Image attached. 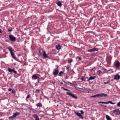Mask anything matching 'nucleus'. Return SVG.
Masks as SVG:
<instances>
[{"label":"nucleus","instance_id":"obj_1","mask_svg":"<svg viewBox=\"0 0 120 120\" xmlns=\"http://www.w3.org/2000/svg\"><path fill=\"white\" fill-rule=\"evenodd\" d=\"M108 95L104 93H101L96 94L95 95H93L90 97L91 98H100L103 96L107 97Z\"/></svg>","mask_w":120,"mask_h":120},{"label":"nucleus","instance_id":"obj_2","mask_svg":"<svg viewBox=\"0 0 120 120\" xmlns=\"http://www.w3.org/2000/svg\"><path fill=\"white\" fill-rule=\"evenodd\" d=\"M43 51L41 49H39L37 50V52L38 55L39 56H42V53H43Z\"/></svg>","mask_w":120,"mask_h":120},{"label":"nucleus","instance_id":"obj_3","mask_svg":"<svg viewBox=\"0 0 120 120\" xmlns=\"http://www.w3.org/2000/svg\"><path fill=\"white\" fill-rule=\"evenodd\" d=\"M20 115V113L18 112H16L13 113V115L12 116L9 117V119H13L15 117L19 115Z\"/></svg>","mask_w":120,"mask_h":120},{"label":"nucleus","instance_id":"obj_4","mask_svg":"<svg viewBox=\"0 0 120 120\" xmlns=\"http://www.w3.org/2000/svg\"><path fill=\"white\" fill-rule=\"evenodd\" d=\"M9 39L12 41H15V38L12 35H10L9 36Z\"/></svg>","mask_w":120,"mask_h":120},{"label":"nucleus","instance_id":"obj_5","mask_svg":"<svg viewBox=\"0 0 120 120\" xmlns=\"http://www.w3.org/2000/svg\"><path fill=\"white\" fill-rule=\"evenodd\" d=\"M43 56L42 57V58L43 59H49V57L48 56L47 54H46L45 51H44L43 52Z\"/></svg>","mask_w":120,"mask_h":120},{"label":"nucleus","instance_id":"obj_6","mask_svg":"<svg viewBox=\"0 0 120 120\" xmlns=\"http://www.w3.org/2000/svg\"><path fill=\"white\" fill-rule=\"evenodd\" d=\"M66 94H67L69 95H70L73 98H77V97L75 96L74 95L72 94V93H70L69 92H67L66 93Z\"/></svg>","mask_w":120,"mask_h":120},{"label":"nucleus","instance_id":"obj_7","mask_svg":"<svg viewBox=\"0 0 120 120\" xmlns=\"http://www.w3.org/2000/svg\"><path fill=\"white\" fill-rule=\"evenodd\" d=\"M113 112L116 114L118 115H120V110L119 109H118L116 110H115L113 111Z\"/></svg>","mask_w":120,"mask_h":120},{"label":"nucleus","instance_id":"obj_8","mask_svg":"<svg viewBox=\"0 0 120 120\" xmlns=\"http://www.w3.org/2000/svg\"><path fill=\"white\" fill-rule=\"evenodd\" d=\"M59 70L57 69H55L53 72V74L55 75H56L59 72Z\"/></svg>","mask_w":120,"mask_h":120},{"label":"nucleus","instance_id":"obj_9","mask_svg":"<svg viewBox=\"0 0 120 120\" xmlns=\"http://www.w3.org/2000/svg\"><path fill=\"white\" fill-rule=\"evenodd\" d=\"M74 112L76 115L79 117L82 118V119H83V117L82 115H81V114L80 113L75 112Z\"/></svg>","mask_w":120,"mask_h":120},{"label":"nucleus","instance_id":"obj_10","mask_svg":"<svg viewBox=\"0 0 120 120\" xmlns=\"http://www.w3.org/2000/svg\"><path fill=\"white\" fill-rule=\"evenodd\" d=\"M98 50L97 48H93L87 51L88 52H92L94 51H97Z\"/></svg>","mask_w":120,"mask_h":120},{"label":"nucleus","instance_id":"obj_11","mask_svg":"<svg viewBox=\"0 0 120 120\" xmlns=\"http://www.w3.org/2000/svg\"><path fill=\"white\" fill-rule=\"evenodd\" d=\"M120 75L118 74H117L115 75L113 79L118 80L119 79H120Z\"/></svg>","mask_w":120,"mask_h":120},{"label":"nucleus","instance_id":"obj_12","mask_svg":"<svg viewBox=\"0 0 120 120\" xmlns=\"http://www.w3.org/2000/svg\"><path fill=\"white\" fill-rule=\"evenodd\" d=\"M33 116L35 120H39V118L37 115L36 114L34 115Z\"/></svg>","mask_w":120,"mask_h":120},{"label":"nucleus","instance_id":"obj_13","mask_svg":"<svg viewBox=\"0 0 120 120\" xmlns=\"http://www.w3.org/2000/svg\"><path fill=\"white\" fill-rule=\"evenodd\" d=\"M8 49L10 51V53L13 52L14 49L11 47L10 46L8 48Z\"/></svg>","mask_w":120,"mask_h":120},{"label":"nucleus","instance_id":"obj_14","mask_svg":"<svg viewBox=\"0 0 120 120\" xmlns=\"http://www.w3.org/2000/svg\"><path fill=\"white\" fill-rule=\"evenodd\" d=\"M96 77V76H90V77L89 79H88V81H89L91 80L94 79Z\"/></svg>","mask_w":120,"mask_h":120},{"label":"nucleus","instance_id":"obj_15","mask_svg":"<svg viewBox=\"0 0 120 120\" xmlns=\"http://www.w3.org/2000/svg\"><path fill=\"white\" fill-rule=\"evenodd\" d=\"M32 78L33 79H38L39 78V77L35 74L34 75L32 76Z\"/></svg>","mask_w":120,"mask_h":120},{"label":"nucleus","instance_id":"obj_16","mask_svg":"<svg viewBox=\"0 0 120 120\" xmlns=\"http://www.w3.org/2000/svg\"><path fill=\"white\" fill-rule=\"evenodd\" d=\"M98 103H102L103 104H108L109 103V101H106V102H102V101H100L98 102Z\"/></svg>","mask_w":120,"mask_h":120},{"label":"nucleus","instance_id":"obj_17","mask_svg":"<svg viewBox=\"0 0 120 120\" xmlns=\"http://www.w3.org/2000/svg\"><path fill=\"white\" fill-rule=\"evenodd\" d=\"M56 49L57 50H59L61 49L60 46L59 45H56Z\"/></svg>","mask_w":120,"mask_h":120},{"label":"nucleus","instance_id":"obj_18","mask_svg":"<svg viewBox=\"0 0 120 120\" xmlns=\"http://www.w3.org/2000/svg\"><path fill=\"white\" fill-rule=\"evenodd\" d=\"M106 118L107 120H112L110 117L108 115H106Z\"/></svg>","mask_w":120,"mask_h":120},{"label":"nucleus","instance_id":"obj_19","mask_svg":"<svg viewBox=\"0 0 120 120\" xmlns=\"http://www.w3.org/2000/svg\"><path fill=\"white\" fill-rule=\"evenodd\" d=\"M11 56L13 58L15 59L16 58V57L15 56L13 52L11 53Z\"/></svg>","mask_w":120,"mask_h":120},{"label":"nucleus","instance_id":"obj_20","mask_svg":"<svg viewBox=\"0 0 120 120\" xmlns=\"http://www.w3.org/2000/svg\"><path fill=\"white\" fill-rule=\"evenodd\" d=\"M120 65V63L119 62H118L116 63V67H119V66Z\"/></svg>","mask_w":120,"mask_h":120},{"label":"nucleus","instance_id":"obj_21","mask_svg":"<svg viewBox=\"0 0 120 120\" xmlns=\"http://www.w3.org/2000/svg\"><path fill=\"white\" fill-rule=\"evenodd\" d=\"M57 5L60 7L62 5V3L60 1H59L57 3Z\"/></svg>","mask_w":120,"mask_h":120},{"label":"nucleus","instance_id":"obj_22","mask_svg":"<svg viewBox=\"0 0 120 120\" xmlns=\"http://www.w3.org/2000/svg\"><path fill=\"white\" fill-rule=\"evenodd\" d=\"M8 71H9V72L10 73H11L13 71L11 69V68H8Z\"/></svg>","mask_w":120,"mask_h":120},{"label":"nucleus","instance_id":"obj_23","mask_svg":"<svg viewBox=\"0 0 120 120\" xmlns=\"http://www.w3.org/2000/svg\"><path fill=\"white\" fill-rule=\"evenodd\" d=\"M36 105L38 107H41L42 106V105L40 103H39Z\"/></svg>","mask_w":120,"mask_h":120},{"label":"nucleus","instance_id":"obj_24","mask_svg":"<svg viewBox=\"0 0 120 120\" xmlns=\"http://www.w3.org/2000/svg\"><path fill=\"white\" fill-rule=\"evenodd\" d=\"M63 72L62 71H60L59 73V76H62V74Z\"/></svg>","mask_w":120,"mask_h":120},{"label":"nucleus","instance_id":"obj_25","mask_svg":"<svg viewBox=\"0 0 120 120\" xmlns=\"http://www.w3.org/2000/svg\"><path fill=\"white\" fill-rule=\"evenodd\" d=\"M72 61V59H69L68 60V62L69 63H71Z\"/></svg>","mask_w":120,"mask_h":120},{"label":"nucleus","instance_id":"obj_26","mask_svg":"<svg viewBox=\"0 0 120 120\" xmlns=\"http://www.w3.org/2000/svg\"><path fill=\"white\" fill-rule=\"evenodd\" d=\"M109 103H110L111 104H115V103L112 102L111 101H109Z\"/></svg>","mask_w":120,"mask_h":120},{"label":"nucleus","instance_id":"obj_27","mask_svg":"<svg viewBox=\"0 0 120 120\" xmlns=\"http://www.w3.org/2000/svg\"><path fill=\"white\" fill-rule=\"evenodd\" d=\"M30 94L28 95L26 97V99H27L28 98L30 97Z\"/></svg>","mask_w":120,"mask_h":120},{"label":"nucleus","instance_id":"obj_28","mask_svg":"<svg viewBox=\"0 0 120 120\" xmlns=\"http://www.w3.org/2000/svg\"><path fill=\"white\" fill-rule=\"evenodd\" d=\"M15 92V90L14 89L12 90V93L13 94H14Z\"/></svg>","mask_w":120,"mask_h":120},{"label":"nucleus","instance_id":"obj_29","mask_svg":"<svg viewBox=\"0 0 120 120\" xmlns=\"http://www.w3.org/2000/svg\"><path fill=\"white\" fill-rule=\"evenodd\" d=\"M117 106L118 107L120 106V102H119L117 104Z\"/></svg>","mask_w":120,"mask_h":120},{"label":"nucleus","instance_id":"obj_30","mask_svg":"<svg viewBox=\"0 0 120 120\" xmlns=\"http://www.w3.org/2000/svg\"><path fill=\"white\" fill-rule=\"evenodd\" d=\"M79 58V60H81V58L80 57H76V59Z\"/></svg>","mask_w":120,"mask_h":120},{"label":"nucleus","instance_id":"obj_31","mask_svg":"<svg viewBox=\"0 0 120 120\" xmlns=\"http://www.w3.org/2000/svg\"><path fill=\"white\" fill-rule=\"evenodd\" d=\"M107 62L109 64H110L111 62V60H107Z\"/></svg>","mask_w":120,"mask_h":120},{"label":"nucleus","instance_id":"obj_32","mask_svg":"<svg viewBox=\"0 0 120 120\" xmlns=\"http://www.w3.org/2000/svg\"><path fill=\"white\" fill-rule=\"evenodd\" d=\"M70 67L69 66H67V70H69L70 69Z\"/></svg>","mask_w":120,"mask_h":120},{"label":"nucleus","instance_id":"obj_33","mask_svg":"<svg viewBox=\"0 0 120 120\" xmlns=\"http://www.w3.org/2000/svg\"><path fill=\"white\" fill-rule=\"evenodd\" d=\"M63 89H64V90H65L68 91H70L68 89H65V88H63Z\"/></svg>","mask_w":120,"mask_h":120},{"label":"nucleus","instance_id":"obj_34","mask_svg":"<svg viewBox=\"0 0 120 120\" xmlns=\"http://www.w3.org/2000/svg\"><path fill=\"white\" fill-rule=\"evenodd\" d=\"M40 90L39 89H37L36 90V91L35 92H36V91H37L38 93H39L40 92Z\"/></svg>","mask_w":120,"mask_h":120},{"label":"nucleus","instance_id":"obj_35","mask_svg":"<svg viewBox=\"0 0 120 120\" xmlns=\"http://www.w3.org/2000/svg\"><path fill=\"white\" fill-rule=\"evenodd\" d=\"M81 113L82 114H83L84 113V112L82 110H81L80 111Z\"/></svg>","mask_w":120,"mask_h":120},{"label":"nucleus","instance_id":"obj_36","mask_svg":"<svg viewBox=\"0 0 120 120\" xmlns=\"http://www.w3.org/2000/svg\"><path fill=\"white\" fill-rule=\"evenodd\" d=\"M109 82V81H107V82H104V83L105 84H108Z\"/></svg>","mask_w":120,"mask_h":120},{"label":"nucleus","instance_id":"obj_37","mask_svg":"<svg viewBox=\"0 0 120 120\" xmlns=\"http://www.w3.org/2000/svg\"><path fill=\"white\" fill-rule=\"evenodd\" d=\"M81 79L83 81H85V79H84V77H82L81 78Z\"/></svg>","mask_w":120,"mask_h":120},{"label":"nucleus","instance_id":"obj_38","mask_svg":"<svg viewBox=\"0 0 120 120\" xmlns=\"http://www.w3.org/2000/svg\"><path fill=\"white\" fill-rule=\"evenodd\" d=\"M13 72L15 74H16L17 73V72L16 71H13Z\"/></svg>","mask_w":120,"mask_h":120},{"label":"nucleus","instance_id":"obj_39","mask_svg":"<svg viewBox=\"0 0 120 120\" xmlns=\"http://www.w3.org/2000/svg\"><path fill=\"white\" fill-rule=\"evenodd\" d=\"M12 31V30H10V29H8V32H11Z\"/></svg>","mask_w":120,"mask_h":120},{"label":"nucleus","instance_id":"obj_40","mask_svg":"<svg viewBox=\"0 0 120 120\" xmlns=\"http://www.w3.org/2000/svg\"><path fill=\"white\" fill-rule=\"evenodd\" d=\"M12 90L11 89V88H9L8 89V90L9 91H10Z\"/></svg>","mask_w":120,"mask_h":120},{"label":"nucleus","instance_id":"obj_41","mask_svg":"<svg viewBox=\"0 0 120 120\" xmlns=\"http://www.w3.org/2000/svg\"><path fill=\"white\" fill-rule=\"evenodd\" d=\"M3 32V31L1 30L0 29V33H2Z\"/></svg>","mask_w":120,"mask_h":120},{"label":"nucleus","instance_id":"obj_42","mask_svg":"<svg viewBox=\"0 0 120 120\" xmlns=\"http://www.w3.org/2000/svg\"><path fill=\"white\" fill-rule=\"evenodd\" d=\"M68 83H69V84H72V85L73 84L72 83H71V82H68Z\"/></svg>","mask_w":120,"mask_h":120},{"label":"nucleus","instance_id":"obj_43","mask_svg":"<svg viewBox=\"0 0 120 120\" xmlns=\"http://www.w3.org/2000/svg\"><path fill=\"white\" fill-rule=\"evenodd\" d=\"M98 72L99 73H100L101 72V71L100 70H99L98 71Z\"/></svg>","mask_w":120,"mask_h":120},{"label":"nucleus","instance_id":"obj_44","mask_svg":"<svg viewBox=\"0 0 120 120\" xmlns=\"http://www.w3.org/2000/svg\"><path fill=\"white\" fill-rule=\"evenodd\" d=\"M15 69L14 68L13 69H12V70L13 71H15L14 70H15Z\"/></svg>","mask_w":120,"mask_h":120},{"label":"nucleus","instance_id":"obj_45","mask_svg":"<svg viewBox=\"0 0 120 120\" xmlns=\"http://www.w3.org/2000/svg\"><path fill=\"white\" fill-rule=\"evenodd\" d=\"M61 84H63V82H61Z\"/></svg>","mask_w":120,"mask_h":120},{"label":"nucleus","instance_id":"obj_46","mask_svg":"<svg viewBox=\"0 0 120 120\" xmlns=\"http://www.w3.org/2000/svg\"><path fill=\"white\" fill-rule=\"evenodd\" d=\"M100 105L101 106L104 105L102 104L101 105Z\"/></svg>","mask_w":120,"mask_h":120},{"label":"nucleus","instance_id":"obj_47","mask_svg":"<svg viewBox=\"0 0 120 120\" xmlns=\"http://www.w3.org/2000/svg\"><path fill=\"white\" fill-rule=\"evenodd\" d=\"M47 0V1H49V0Z\"/></svg>","mask_w":120,"mask_h":120},{"label":"nucleus","instance_id":"obj_48","mask_svg":"<svg viewBox=\"0 0 120 120\" xmlns=\"http://www.w3.org/2000/svg\"><path fill=\"white\" fill-rule=\"evenodd\" d=\"M0 120H3L2 119Z\"/></svg>","mask_w":120,"mask_h":120},{"label":"nucleus","instance_id":"obj_49","mask_svg":"<svg viewBox=\"0 0 120 120\" xmlns=\"http://www.w3.org/2000/svg\"><path fill=\"white\" fill-rule=\"evenodd\" d=\"M65 82L66 83V82Z\"/></svg>","mask_w":120,"mask_h":120}]
</instances>
